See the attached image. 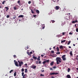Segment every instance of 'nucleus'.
I'll return each mask as SVG.
<instances>
[{
	"instance_id": "60",
	"label": "nucleus",
	"mask_w": 78,
	"mask_h": 78,
	"mask_svg": "<svg viewBox=\"0 0 78 78\" xmlns=\"http://www.w3.org/2000/svg\"><path fill=\"white\" fill-rule=\"evenodd\" d=\"M51 78H54V76H52V77H51Z\"/></svg>"
},
{
	"instance_id": "48",
	"label": "nucleus",
	"mask_w": 78,
	"mask_h": 78,
	"mask_svg": "<svg viewBox=\"0 0 78 78\" xmlns=\"http://www.w3.org/2000/svg\"><path fill=\"white\" fill-rule=\"evenodd\" d=\"M54 56L55 57H56L57 56V55H56V54Z\"/></svg>"
},
{
	"instance_id": "7",
	"label": "nucleus",
	"mask_w": 78,
	"mask_h": 78,
	"mask_svg": "<svg viewBox=\"0 0 78 78\" xmlns=\"http://www.w3.org/2000/svg\"><path fill=\"white\" fill-rule=\"evenodd\" d=\"M59 6H56L55 7L56 10H58L59 9Z\"/></svg>"
},
{
	"instance_id": "23",
	"label": "nucleus",
	"mask_w": 78,
	"mask_h": 78,
	"mask_svg": "<svg viewBox=\"0 0 78 78\" xmlns=\"http://www.w3.org/2000/svg\"><path fill=\"white\" fill-rule=\"evenodd\" d=\"M16 72H15L14 73V76H16Z\"/></svg>"
},
{
	"instance_id": "39",
	"label": "nucleus",
	"mask_w": 78,
	"mask_h": 78,
	"mask_svg": "<svg viewBox=\"0 0 78 78\" xmlns=\"http://www.w3.org/2000/svg\"><path fill=\"white\" fill-rule=\"evenodd\" d=\"M36 15H33V17H36Z\"/></svg>"
},
{
	"instance_id": "5",
	"label": "nucleus",
	"mask_w": 78,
	"mask_h": 78,
	"mask_svg": "<svg viewBox=\"0 0 78 78\" xmlns=\"http://www.w3.org/2000/svg\"><path fill=\"white\" fill-rule=\"evenodd\" d=\"M30 67L32 69H36V66L32 65L31 66H30Z\"/></svg>"
},
{
	"instance_id": "41",
	"label": "nucleus",
	"mask_w": 78,
	"mask_h": 78,
	"mask_svg": "<svg viewBox=\"0 0 78 78\" xmlns=\"http://www.w3.org/2000/svg\"><path fill=\"white\" fill-rule=\"evenodd\" d=\"M62 34L63 35H64V34H66V32H63L62 33Z\"/></svg>"
},
{
	"instance_id": "57",
	"label": "nucleus",
	"mask_w": 78,
	"mask_h": 78,
	"mask_svg": "<svg viewBox=\"0 0 78 78\" xmlns=\"http://www.w3.org/2000/svg\"><path fill=\"white\" fill-rule=\"evenodd\" d=\"M76 60H78V57H76Z\"/></svg>"
},
{
	"instance_id": "33",
	"label": "nucleus",
	"mask_w": 78,
	"mask_h": 78,
	"mask_svg": "<svg viewBox=\"0 0 78 78\" xmlns=\"http://www.w3.org/2000/svg\"><path fill=\"white\" fill-rule=\"evenodd\" d=\"M13 72V70H10L9 72L10 73H11V72Z\"/></svg>"
},
{
	"instance_id": "2",
	"label": "nucleus",
	"mask_w": 78,
	"mask_h": 78,
	"mask_svg": "<svg viewBox=\"0 0 78 78\" xmlns=\"http://www.w3.org/2000/svg\"><path fill=\"white\" fill-rule=\"evenodd\" d=\"M22 76H23V78H27V74H24V73L23 72L22 73Z\"/></svg>"
},
{
	"instance_id": "45",
	"label": "nucleus",
	"mask_w": 78,
	"mask_h": 78,
	"mask_svg": "<svg viewBox=\"0 0 78 78\" xmlns=\"http://www.w3.org/2000/svg\"><path fill=\"white\" fill-rule=\"evenodd\" d=\"M41 72H44V70H41Z\"/></svg>"
},
{
	"instance_id": "10",
	"label": "nucleus",
	"mask_w": 78,
	"mask_h": 78,
	"mask_svg": "<svg viewBox=\"0 0 78 78\" xmlns=\"http://www.w3.org/2000/svg\"><path fill=\"white\" fill-rule=\"evenodd\" d=\"M37 59V61H41V59H40V56H38V58Z\"/></svg>"
},
{
	"instance_id": "28",
	"label": "nucleus",
	"mask_w": 78,
	"mask_h": 78,
	"mask_svg": "<svg viewBox=\"0 0 78 78\" xmlns=\"http://www.w3.org/2000/svg\"><path fill=\"white\" fill-rule=\"evenodd\" d=\"M31 12L32 14H34V11H33V9H31Z\"/></svg>"
},
{
	"instance_id": "43",
	"label": "nucleus",
	"mask_w": 78,
	"mask_h": 78,
	"mask_svg": "<svg viewBox=\"0 0 78 78\" xmlns=\"http://www.w3.org/2000/svg\"><path fill=\"white\" fill-rule=\"evenodd\" d=\"M69 34L70 35H72L73 34L72 33H71V32H70L69 33Z\"/></svg>"
},
{
	"instance_id": "52",
	"label": "nucleus",
	"mask_w": 78,
	"mask_h": 78,
	"mask_svg": "<svg viewBox=\"0 0 78 78\" xmlns=\"http://www.w3.org/2000/svg\"><path fill=\"white\" fill-rule=\"evenodd\" d=\"M50 70H53V69H52V68H50Z\"/></svg>"
},
{
	"instance_id": "40",
	"label": "nucleus",
	"mask_w": 78,
	"mask_h": 78,
	"mask_svg": "<svg viewBox=\"0 0 78 78\" xmlns=\"http://www.w3.org/2000/svg\"><path fill=\"white\" fill-rule=\"evenodd\" d=\"M56 66H54L53 67V69H56Z\"/></svg>"
},
{
	"instance_id": "63",
	"label": "nucleus",
	"mask_w": 78,
	"mask_h": 78,
	"mask_svg": "<svg viewBox=\"0 0 78 78\" xmlns=\"http://www.w3.org/2000/svg\"><path fill=\"white\" fill-rule=\"evenodd\" d=\"M2 8V6H0V8Z\"/></svg>"
},
{
	"instance_id": "32",
	"label": "nucleus",
	"mask_w": 78,
	"mask_h": 78,
	"mask_svg": "<svg viewBox=\"0 0 78 78\" xmlns=\"http://www.w3.org/2000/svg\"><path fill=\"white\" fill-rule=\"evenodd\" d=\"M5 2V1H4L2 2V4H3V5H4Z\"/></svg>"
},
{
	"instance_id": "12",
	"label": "nucleus",
	"mask_w": 78,
	"mask_h": 78,
	"mask_svg": "<svg viewBox=\"0 0 78 78\" xmlns=\"http://www.w3.org/2000/svg\"><path fill=\"white\" fill-rule=\"evenodd\" d=\"M33 58L34 59H37V58L36 57H35L34 56H33Z\"/></svg>"
},
{
	"instance_id": "37",
	"label": "nucleus",
	"mask_w": 78,
	"mask_h": 78,
	"mask_svg": "<svg viewBox=\"0 0 78 78\" xmlns=\"http://www.w3.org/2000/svg\"><path fill=\"white\" fill-rule=\"evenodd\" d=\"M51 53H55V52H54V51H51Z\"/></svg>"
},
{
	"instance_id": "25",
	"label": "nucleus",
	"mask_w": 78,
	"mask_h": 78,
	"mask_svg": "<svg viewBox=\"0 0 78 78\" xmlns=\"http://www.w3.org/2000/svg\"><path fill=\"white\" fill-rule=\"evenodd\" d=\"M21 72H24V69L22 68L21 69Z\"/></svg>"
},
{
	"instance_id": "13",
	"label": "nucleus",
	"mask_w": 78,
	"mask_h": 78,
	"mask_svg": "<svg viewBox=\"0 0 78 78\" xmlns=\"http://www.w3.org/2000/svg\"><path fill=\"white\" fill-rule=\"evenodd\" d=\"M65 42H66V40H64L61 41V43H62Z\"/></svg>"
},
{
	"instance_id": "50",
	"label": "nucleus",
	"mask_w": 78,
	"mask_h": 78,
	"mask_svg": "<svg viewBox=\"0 0 78 78\" xmlns=\"http://www.w3.org/2000/svg\"><path fill=\"white\" fill-rule=\"evenodd\" d=\"M55 2H59V0H55Z\"/></svg>"
},
{
	"instance_id": "30",
	"label": "nucleus",
	"mask_w": 78,
	"mask_h": 78,
	"mask_svg": "<svg viewBox=\"0 0 78 78\" xmlns=\"http://www.w3.org/2000/svg\"><path fill=\"white\" fill-rule=\"evenodd\" d=\"M14 16V17L13 18V19H16V15H15Z\"/></svg>"
},
{
	"instance_id": "51",
	"label": "nucleus",
	"mask_w": 78,
	"mask_h": 78,
	"mask_svg": "<svg viewBox=\"0 0 78 78\" xmlns=\"http://www.w3.org/2000/svg\"><path fill=\"white\" fill-rule=\"evenodd\" d=\"M24 65L25 66H27V63H26Z\"/></svg>"
},
{
	"instance_id": "31",
	"label": "nucleus",
	"mask_w": 78,
	"mask_h": 78,
	"mask_svg": "<svg viewBox=\"0 0 78 78\" xmlns=\"http://www.w3.org/2000/svg\"><path fill=\"white\" fill-rule=\"evenodd\" d=\"M46 61H44L43 62V64H45V63H46Z\"/></svg>"
},
{
	"instance_id": "35",
	"label": "nucleus",
	"mask_w": 78,
	"mask_h": 78,
	"mask_svg": "<svg viewBox=\"0 0 78 78\" xmlns=\"http://www.w3.org/2000/svg\"><path fill=\"white\" fill-rule=\"evenodd\" d=\"M57 55H59L60 54V52H58L56 53Z\"/></svg>"
},
{
	"instance_id": "9",
	"label": "nucleus",
	"mask_w": 78,
	"mask_h": 78,
	"mask_svg": "<svg viewBox=\"0 0 78 78\" xmlns=\"http://www.w3.org/2000/svg\"><path fill=\"white\" fill-rule=\"evenodd\" d=\"M24 16L23 15H20L18 16V17L19 18V17H23Z\"/></svg>"
},
{
	"instance_id": "27",
	"label": "nucleus",
	"mask_w": 78,
	"mask_h": 78,
	"mask_svg": "<svg viewBox=\"0 0 78 78\" xmlns=\"http://www.w3.org/2000/svg\"><path fill=\"white\" fill-rule=\"evenodd\" d=\"M40 76H44V74H40Z\"/></svg>"
},
{
	"instance_id": "56",
	"label": "nucleus",
	"mask_w": 78,
	"mask_h": 78,
	"mask_svg": "<svg viewBox=\"0 0 78 78\" xmlns=\"http://www.w3.org/2000/svg\"><path fill=\"white\" fill-rule=\"evenodd\" d=\"M17 3H20V1H18Z\"/></svg>"
},
{
	"instance_id": "15",
	"label": "nucleus",
	"mask_w": 78,
	"mask_h": 78,
	"mask_svg": "<svg viewBox=\"0 0 78 78\" xmlns=\"http://www.w3.org/2000/svg\"><path fill=\"white\" fill-rule=\"evenodd\" d=\"M60 49H63V46H60Z\"/></svg>"
},
{
	"instance_id": "4",
	"label": "nucleus",
	"mask_w": 78,
	"mask_h": 78,
	"mask_svg": "<svg viewBox=\"0 0 78 78\" xmlns=\"http://www.w3.org/2000/svg\"><path fill=\"white\" fill-rule=\"evenodd\" d=\"M22 64H23V62L20 61V62L19 63V67H21Z\"/></svg>"
},
{
	"instance_id": "26",
	"label": "nucleus",
	"mask_w": 78,
	"mask_h": 78,
	"mask_svg": "<svg viewBox=\"0 0 78 78\" xmlns=\"http://www.w3.org/2000/svg\"><path fill=\"white\" fill-rule=\"evenodd\" d=\"M25 70V73H26V72H28V70H27V69H26Z\"/></svg>"
},
{
	"instance_id": "54",
	"label": "nucleus",
	"mask_w": 78,
	"mask_h": 78,
	"mask_svg": "<svg viewBox=\"0 0 78 78\" xmlns=\"http://www.w3.org/2000/svg\"><path fill=\"white\" fill-rule=\"evenodd\" d=\"M32 51H30V55L31 54H32Z\"/></svg>"
},
{
	"instance_id": "20",
	"label": "nucleus",
	"mask_w": 78,
	"mask_h": 78,
	"mask_svg": "<svg viewBox=\"0 0 78 78\" xmlns=\"http://www.w3.org/2000/svg\"><path fill=\"white\" fill-rule=\"evenodd\" d=\"M51 21L52 23H55V21L54 20H51Z\"/></svg>"
},
{
	"instance_id": "19",
	"label": "nucleus",
	"mask_w": 78,
	"mask_h": 78,
	"mask_svg": "<svg viewBox=\"0 0 78 78\" xmlns=\"http://www.w3.org/2000/svg\"><path fill=\"white\" fill-rule=\"evenodd\" d=\"M53 63H54V62H52L51 63H50V65L51 66H53Z\"/></svg>"
},
{
	"instance_id": "17",
	"label": "nucleus",
	"mask_w": 78,
	"mask_h": 78,
	"mask_svg": "<svg viewBox=\"0 0 78 78\" xmlns=\"http://www.w3.org/2000/svg\"><path fill=\"white\" fill-rule=\"evenodd\" d=\"M65 56H66V55H62V59L63 58H65Z\"/></svg>"
},
{
	"instance_id": "21",
	"label": "nucleus",
	"mask_w": 78,
	"mask_h": 78,
	"mask_svg": "<svg viewBox=\"0 0 78 78\" xmlns=\"http://www.w3.org/2000/svg\"><path fill=\"white\" fill-rule=\"evenodd\" d=\"M70 42H71V41H69L67 43V45H69V44H70Z\"/></svg>"
},
{
	"instance_id": "24",
	"label": "nucleus",
	"mask_w": 78,
	"mask_h": 78,
	"mask_svg": "<svg viewBox=\"0 0 78 78\" xmlns=\"http://www.w3.org/2000/svg\"><path fill=\"white\" fill-rule=\"evenodd\" d=\"M70 69L69 68H68V72H70Z\"/></svg>"
},
{
	"instance_id": "49",
	"label": "nucleus",
	"mask_w": 78,
	"mask_h": 78,
	"mask_svg": "<svg viewBox=\"0 0 78 78\" xmlns=\"http://www.w3.org/2000/svg\"><path fill=\"white\" fill-rule=\"evenodd\" d=\"M13 57H14V58H16V55H13Z\"/></svg>"
},
{
	"instance_id": "36",
	"label": "nucleus",
	"mask_w": 78,
	"mask_h": 78,
	"mask_svg": "<svg viewBox=\"0 0 78 78\" xmlns=\"http://www.w3.org/2000/svg\"><path fill=\"white\" fill-rule=\"evenodd\" d=\"M14 10H16L17 9V8H16V6H15L14 7Z\"/></svg>"
},
{
	"instance_id": "38",
	"label": "nucleus",
	"mask_w": 78,
	"mask_h": 78,
	"mask_svg": "<svg viewBox=\"0 0 78 78\" xmlns=\"http://www.w3.org/2000/svg\"><path fill=\"white\" fill-rule=\"evenodd\" d=\"M76 32H78V28H77L76 29Z\"/></svg>"
},
{
	"instance_id": "53",
	"label": "nucleus",
	"mask_w": 78,
	"mask_h": 78,
	"mask_svg": "<svg viewBox=\"0 0 78 78\" xmlns=\"http://www.w3.org/2000/svg\"><path fill=\"white\" fill-rule=\"evenodd\" d=\"M27 49H28V48H29V47H28V46H27Z\"/></svg>"
},
{
	"instance_id": "1",
	"label": "nucleus",
	"mask_w": 78,
	"mask_h": 78,
	"mask_svg": "<svg viewBox=\"0 0 78 78\" xmlns=\"http://www.w3.org/2000/svg\"><path fill=\"white\" fill-rule=\"evenodd\" d=\"M56 61L57 64H59V63L61 62V59L60 58V57H57L56 58Z\"/></svg>"
},
{
	"instance_id": "61",
	"label": "nucleus",
	"mask_w": 78,
	"mask_h": 78,
	"mask_svg": "<svg viewBox=\"0 0 78 78\" xmlns=\"http://www.w3.org/2000/svg\"><path fill=\"white\" fill-rule=\"evenodd\" d=\"M31 60L32 61H33V58H31Z\"/></svg>"
},
{
	"instance_id": "29",
	"label": "nucleus",
	"mask_w": 78,
	"mask_h": 78,
	"mask_svg": "<svg viewBox=\"0 0 78 78\" xmlns=\"http://www.w3.org/2000/svg\"><path fill=\"white\" fill-rule=\"evenodd\" d=\"M63 61H66V58L64 57V58H62Z\"/></svg>"
},
{
	"instance_id": "44",
	"label": "nucleus",
	"mask_w": 78,
	"mask_h": 78,
	"mask_svg": "<svg viewBox=\"0 0 78 78\" xmlns=\"http://www.w3.org/2000/svg\"><path fill=\"white\" fill-rule=\"evenodd\" d=\"M27 53L28 55H30V52H28Z\"/></svg>"
},
{
	"instance_id": "59",
	"label": "nucleus",
	"mask_w": 78,
	"mask_h": 78,
	"mask_svg": "<svg viewBox=\"0 0 78 78\" xmlns=\"http://www.w3.org/2000/svg\"><path fill=\"white\" fill-rule=\"evenodd\" d=\"M68 47H69V48H71V47L70 46H69Z\"/></svg>"
},
{
	"instance_id": "64",
	"label": "nucleus",
	"mask_w": 78,
	"mask_h": 78,
	"mask_svg": "<svg viewBox=\"0 0 78 78\" xmlns=\"http://www.w3.org/2000/svg\"><path fill=\"white\" fill-rule=\"evenodd\" d=\"M53 48H54V49L55 48V46H54L53 47Z\"/></svg>"
},
{
	"instance_id": "34",
	"label": "nucleus",
	"mask_w": 78,
	"mask_h": 78,
	"mask_svg": "<svg viewBox=\"0 0 78 78\" xmlns=\"http://www.w3.org/2000/svg\"><path fill=\"white\" fill-rule=\"evenodd\" d=\"M49 60H47L46 61V62H49Z\"/></svg>"
},
{
	"instance_id": "8",
	"label": "nucleus",
	"mask_w": 78,
	"mask_h": 78,
	"mask_svg": "<svg viewBox=\"0 0 78 78\" xmlns=\"http://www.w3.org/2000/svg\"><path fill=\"white\" fill-rule=\"evenodd\" d=\"M76 22H78V21H77V20H76L75 21H73L72 22V23H76Z\"/></svg>"
},
{
	"instance_id": "55",
	"label": "nucleus",
	"mask_w": 78,
	"mask_h": 78,
	"mask_svg": "<svg viewBox=\"0 0 78 78\" xmlns=\"http://www.w3.org/2000/svg\"><path fill=\"white\" fill-rule=\"evenodd\" d=\"M44 56V55H41V57H43Z\"/></svg>"
},
{
	"instance_id": "46",
	"label": "nucleus",
	"mask_w": 78,
	"mask_h": 78,
	"mask_svg": "<svg viewBox=\"0 0 78 78\" xmlns=\"http://www.w3.org/2000/svg\"><path fill=\"white\" fill-rule=\"evenodd\" d=\"M38 62H39V64H41V61H39Z\"/></svg>"
},
{
	"instance_id": "18",
	"label": "nucleus",
	"mask_w": 78,
	"mask_h": 78,
	"mask_svg": "<svg viewBox=\"0 0 78 78\" xmlns=\"http://www.w3.org/2000/svg\"><path fill=\"white\" fill-rule=\"evenodd\" d=\"M36 12L38 14H39V10H36Z\"/></svg>"
},
{
	"instance_id": "42",
	"label": "nucleus",
	"mask_w": 78,
	"mask_h": 78,
	"mask_svg": "<svg viewBox=\"0 0 78 78\" xmlns=\"http://www.w3.org/2000/svg\"><path fill=\"white\" fill-rule=\"evenodd\" d=\"M31 1H29V2H28V3L29 4H31Z\"/></svg>"
},
{
	"instance_id": "16",
	"label": "nucleus",
	"mask_w": 78,
	"mask_h": 78,
	"mask_svg": "<svg viewBox=\"0 0 78 78\" xmlns=\"http://www.w3.org/2000/svg\"><path fill=\"white\" fill-rule=\"evenodd\" d=\"M5 8H6V11H7L8 10V9H9V8H8V7H5Z\"/></svg>"
},
{
	"instance_id": "3",
	"label": "nucleus",
	"mask_w": 78,
	"mask_h": 78,
	"mask_svg": "<svg viewBox=\"0 0 78 78\" xmlns=\"http://www.w3.org/2000/svg\"><path fill=\"white\" fill-rule=\"evenodd\" d=\"M58 74H59V73H50V75H58Z\"/></svg>"
},
{
	"instance_id": "14",
	"label": "nucleus",
	"mask_w": 78,
	"mask_h": 78,
	"mask_svg": "<svg viewBox=\"0 0 78 78\" xmlns=\"http://www.w3.org/2000/svg\"><path fill=\"white\" fill-rule=\"evenodd\" d=\"M69 54L70 55H71V56H72V51H70V52L69 53Z\"/></svg>"
},
{
	"instance_id": "11",
	"label": "nucleus",
	"mask_w": 78,
	"mask_h": 78,
	"mask_svg": "<svg viewBox=\"0 0 78 78\" xmlns=\"http://www.w3.org/2000/svg\"><path fill=\"white\" fill-rule=\"evenodd\" d=\"M67 77L68 78H71V77H70V76L69 75H67Z\"/></svg>"
},
{
	"instance_id": "58",
	"label": "nucleus",
	"mask_w": 78,
	"mask_h": 78,
	"mask_svg": "<svg viewBox=\"0 0 78 78\" xmlns=\"http://www.w3.org/2000/svg\"><path fill=\"white\" fill-rule=\"evenodd\" d=\"M18 62H19V63H20V61H19V60L18 61Z\"/></svg>"
},
{
	"instance_id": "6",
	"label": "nucleus",
	"mask_w": 78,
	"mask_h": 78,
	"mask_svg": "<svg viewBox=\"0 0 78 78\" xmlns=\"http://www.w3.org/2000/svg\"><path fill=\"white\" fill-rule=\"evenodd\" d=\"M15 64L16 66H17V67H19V65H18V62H15Z\"/></svg>"
},
{
	"instance_id": "22",
	"label": "nucleus",
	"mask_w": 78,
	"mask_h": 78,
	"mask_svg": "<svg viewBox=\"0 0 78 78\" xmlns=\"http://www.w3.org/2000/svg\"><path fill=\"white\" fill-rule=\"evenodd\" d=\"M57 51H59V48H58V47H57Z\"/></svg>"
},
{
	"instance_id": "62",
	"label": "nucleus",
	"mask_w": 78,
	"mask_h": 78,
	"mask_svg": "<svg viewBox=\"0 0 78 78\" xmlns=\"http://www.w3.org/2000/svg\"><path fill=\"white\" fill-rule=\"evenodd\" d=\"M23 8H22V9H21V11H23Z\"/></svg>"
},
{
	"instance_id": "47",
	"label": "nucleus",
	"mask_w": 78,
	"mask_h": 78,
	"mask_svg": "<svg viewBox=\"0 0 78 78\" xmlns=\"http://www.w3.org/2000/svg\"><path fill=\"white\" fill-rule=\"evenodd\" d=\"M7 18H9V15H7Z\"/></svg>"
}]
</instances>
